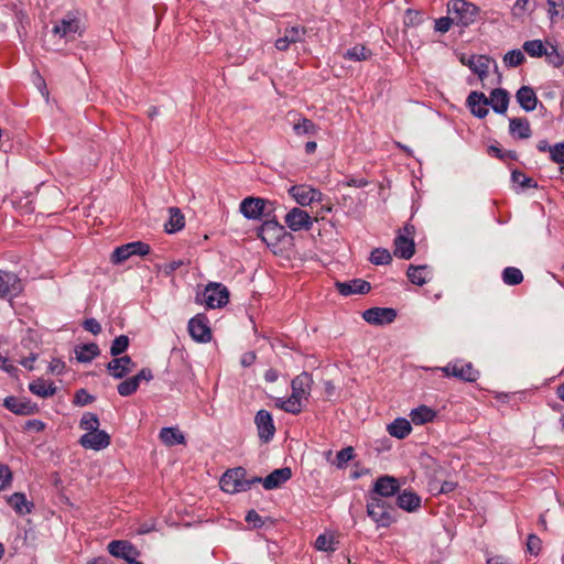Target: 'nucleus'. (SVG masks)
<instances>
[{"label": "nucleus", "instance_id": "f257e3e1", "mask_svg": "<svg viewBox=\"0 0 564 564\" xmlns=\"http://www.w3.org/2000/svg\"><path fill=\"white\" fill-rule=\"evenodd\" d=\"M313 379L308 372H302L291 381L292 393L288 399L276 398L275 406L286 413L299 414L303 410V401L311 395Z\"/></svg>", "mask_w": 564, "mask_h": 564}, {"label": "nucleus", "instance_id": "f03ea898", "mask_svg": "<svg viewBox=\"0 0 564 564\" xmlns=\"http://www.w3.org/2000/svg\"><path fill=\"white\" fill-rule=\"evenodd\" d=\"M247 471L242 467L227 470L220 478V488L228 494L247 491L252 485L260 482L261 477L246 478Z\"/></svg>", "mask_w": 564, "mask_h": 564}, {"label": "nucleus", "instance_id": "7ed1b4c3", "mask_svg": "<svg viewBox=\"0 0 564 564\" xmlns=\"http://www.w3.org/2000/svg\"><path fill=\"white\" fill-rule=\"evenodd\" d=\"M367 513L379 528H388L394 522V507L377 496L369 497Z\"/></svg>", "mask_w": 564, "mask_h": 564}, {"label": "nucleus", "instance_id": "20e7f679", "mask_svg": "<svg viewBox=\"0 0 564 564\" xmlns=\"http://www.w3.org/2000/svg\"><path fill=\"white\" fill-rule=\"evenodd\" d=\"M448 13L452 14L455 24L468 26L476 20L478 9L465 0H451Z\"/></svg>", "mask_w": 564, "mask_h": 564}, {"label": "nucleus", "instance_id": "39448f33", "mask_svg": "<svg viewBox=\"0 0 564 564\" xmlns=\"http://www.w3.org/2000/svg\"><path fill=\"white\" fill-rule=\"evenodd\" d=\"M248 219L263 220V224L259 228V237L267 243H271L280 240L284 235V227L274 219H263V216H270L271 214H243Z\"/></svg>", "mask_w": 564, "mask_h": 564}, {"label": "nucleus", "instance_id": "423d86ee", "mask_svg": "<svg viewBox=\"0 0 564 564\" xmlns=\"http://www.w3.org/2000/svg\"><path fill=\"white\" fill-rule=\"evenodd\" d=\"M54 37L69 42L75 40L76 35L82 34V24L77 17L73 13H68L65 18L56 22L52 30Z\"/></svg>", "mask_w": 564, "mask_h": 564}, {"label": "nucleus", "instance_id": "0eeeda50", "mask_svg": "<svg viewBox=\"0 0 564 564\" xmlns=\"http://www.w3.org/2000/svg\"><path fill=\"white\" fill-rule=\"evenodd\" d=\"M151 251V247L143 241H132L117 247L111 254V262L119 264L128 260L132 256H147Z\"/></svg>", "mask_w": 564, "mask_h": 564}, {"label": "nucleus", "instance_id": "6e6552de", "mask_svg": "<svg viewBox=\"0 0 564 564\" xmlns=\"http://www.w3.org/2000/svg\"><path fill=\"white\" fill-rule=\"evenodd\" d=\"M202 303H205L209 308L221 307L228 303V290L219 283H210L206 286Z\"/></svg>", "mask_w": 564, "mask_h": 564}, {"label": "nucleus", "instance_id": "1a4fd4ad", "mask_svg": "<svg viewBox=\"0 0 564 564\" xmlns=\"http://www.w3.org/2000/svg\"><path fill=\"white\" fill-rule=\"evenodd\" d=\"M442 371L447 377H455L463 381L474 382L477 380L479 372L474 368L470 362H454L448 364Z\"/></svg>", "mask_w": 564, "mask_h": 564}, {"label": "nucleus", "instance_id": "9d476101", "mask_svg": "<svg viewBox=\"0 0 564 564\" xmlns=\"http://www.w3.org/2000/svg\"><path fill=\"white\" fill-rule=\"evenodd\" d=\"M362 318L371 325L391 324L397 318V311L391 307H371L362 313Z\"/></svg>", "mask_w": 564, "mask_h": 564}, {"label": "nucleus", "instance_id": "9b49d317", "mask_svg": "<svg viewBox=\"0 0 564 564\" xmlns=\"http://www.w3.org/2000/svg\"><path fill=\"white\" fill-rule=\"evenodd\" d=\"M152 379H153V375H152L151 369L143 368L135 376L128 378V379L123 380L122 382H120L117 387L118 393L121 397H129L138 390L141 381L144 380V381L149 382Z\"/></svg>", "mask_w": 564, "mask_h": 564}, {"label": "nucleus", "instance_id": "f8f14e48", "mask_svg": "<svg viewBox=\"0 0 564 564\" xmlns=\"http://www.w3.org/2000/svg\"><path fill=\"white\" fill-rule=\"evenodd\" d=\"M289 193L303 207L311 206L314 202H321L323 196L319 191L307 185L292 186Z\"/></svg>", "mask_w": 564, "mask_h": 564}, {"label": "nucleus", "instance_id": "ddd939ff", "mask_svg": "<svg viewBox=\"0 0 564 564\" xmlns=\"http://www.w3.org/2000/svg\"><path fill=\"white\" fill-rule=\"evenodd\" d=\"M254 423L257 425L258 436L262 442L268 443L270 440L273 438L275 433V426L273 423L272 415L269 411H258L254 417Z\"/></svg>", "mask_w": 564, "mask_h": 564}, {"label": "nucleus", "instance_id": "4468645a", "mask_svg": "<svg viewBox=\"0 0 564 564\" xmlns=\"http://www.w3.org/2000/svg\"><path fill=\"white\" fill-rule=\"evenodd\" d=\"M188 332L195 341L208 343L212 339V332L207 325V319L202 314L189 319Z\"/></svg>", "mask_w": 564, "mask_h": 564}, {"label": "nucleus", "instance_id": "2eb2a0df", "mask_svg": "<svg viewBox=\"0 0 564 564\" xmlns=\"http://www.w3.org/2000/svg\"><path fill=\"white\" fill-rule=\"evenodd\" d=\"M79 444L86 449L100 451L110 445V435L104 430L85 433L80 436Z\"/></svg>", "mask_w": 564, "mask_h": 564}, {"label": "nucleus", "instance_id": "dca6fc26", "mask_svg": "<svg viewBox=\"0 0 564 564\" xmlns=\"http://www.w3.org/2000/svg\"><path fill=\"white\" fill-rule=\"evenodd\" d=\"M459 61L463 65L468 66L478 77L484 80L488 75L490 58L486 55H460Z\"/></svg>", "mask_w": 564, "mask_h": 564}, {"label": "nucleus", "instance_id": "f3484780", "mask_svg": "<svg viewBox=\"0 0 564 564\" xmlns=\"http://www.w3.org/2000/svg\"><path fill=\"white\" fill-rule=\"evenodd\" d=\"M399 480L392 476L379 477L373 486V491L370 496H377L382 499L394 496L399 490Z\"/></svg>", "mask_w": 564, "mask_h": 564}, {"label": "nucleus", "instance_id": "a211bd4d", "mask_svg": "<svg viewBox=\"0 0 564 564\" xmlns=\"http://www.w3.org/2000/svg\"><path fill=\"white\" fill-rule=\"evenodd\" d=\"M335 288L343 296H349L352 294H366L371 289L370 283L362 279H354L345 282L336 281Z\"/></svg>", "mask_w": 564, "mask_h": 564}, {"label": "nucleus", "instance_id": "6ab92c4d", "mask_svg": "<svg viewBox=\"0 0 564 564\" xmlns=\"http://www.w3.org/2000/svg\"><path fill=\"white\" fill-rule=\"evenodd\" d=\"M135 364L132 359L124 355L122 357H116L107 364V370L115 379H122L132 371Z\"/></svg>", "mask_w": 564, "mask_h": 564}, {"label": "nucleus", "instance_id": "aec40b11", "mask_svg": "<svg viewBox=\"0 0 564 564\" xmlns=\"http://www.w3.org/2000/svg\"><path fill=\"white\" fill-rule=\"evenodd\" d=\"M107 549L113 557L122 558L124 561L130 560L132 556L140 555L138 549L126 540H113L108 544Z\"/></svg>", "mask_w": 564, "mask_h": 564}, {"label": "nucleus", "instance_id": "412c9836", "mask_svg": "<svg viewBox=\"0 0 564 564\" xmlns=\"http://www.w3.org/2000/svg\"><path fill=\"white\" fill-rule=\"evenodd\" d=\"M292 477L290 467L274 469L267 477L262 478L259 484H262L267 490H272L281 487Z\"/></svg>", "mask_w": 564, "mask_h": 564}, {"label": "nucleus", "instance_id": "4be33fe9", "mask_svg": "<svg viewBox=\"0 0 564 564\" xmlns=\"http://www.w3.org/2000/svg\"><path fill=\"white\" fill-rule=\"evenodd\" d=\"M21 290V282L17 274L0 271V297L17 295Z\"/></svg>", "mask_w": 564, "mask_h": 564}, {"label": "nucleus", "instance_id": "5701e85b", "mask_svg": "<svg viewBox=\"0 0 564 564\" xmlns=\"http://www.w3.org/2000/svg\"><path fill=\"white\" fill-rule=\"evenodd\" d=\"M276 208L275 202L249 196L240 203L239 212H264L265 209L273 212Z\"/></svg>", "mask_w": 564, "mask_h": 564}, {"label": "nucleus", "instance_id": "b1692460", "mask_svg": "<svg viewBox=\"0 0 564 564\" xmlns=\"http://www.w3.org/2000/svg\"><path fill=\"white\" fill-rule=\"evenodd\" d=\"M467 105L471 113L478 118H485L488 115L489 99L484 93L471 91L467 98Z\"/></svg>", "mask_w": 564, "mask_h": 564}, {"label": "nucleus", "instance_id": "393cba45", "mask_svg": "<svg viewBox=\"0 0 564 564\" xmlns=\"http://www.w3.org/2000/svg\"><path fill=\"white\" fill-rule=\"evenodd\" d=\"M3 405L14 414L18 415H30L33 414L36 410L35 404H32L29 401L23 399H19L17 397H7L3 401Z\"/></svg>", "mask_w": 564, "mask_h": 564}, {"label": "nucleus", "instance_id": "a878e982", "mask_svg": "<svg viewBox=\"0 0 564 564\" xmlns=\"http://www.w3.org/2000/svg\"><path fill=\"white\" fill-rule=\"evenodd\" d=\"M306 30L304 28H288L285 29L284 35L275 41V47L280 51H285L291 43L302 42Z\"/></svg>", "mask_w": 564, "mask_h": 564}, {"label": "nucleus", "instance_id": "bb28decb", "mask_svg": "<svg viewBox=\"0 0 564 564\" xmlns=\"http://www.w3.org/2000/svg\"><path fill=\"white\" fill-rule=\"evenodd\" d=\"M415 251L414 241L405 235L399 234L394 240V256L401 259H410Z\"/></svg>", "mask_w": 564, "mask_h": 564}, {"label": "nucleus", "instance_id": "cd10ccee", "mask_svg": "<svg viewBox=\"0 0 564 564\" xmlns=\"http://www.w3.org/2000/svg\"><path fill=\"white\" fill-rule=\"evenodd\" d=\"M314 220L317 221V218H312L310 214H285V224L294 231L310 229Z\"/></svg>", "mask_w": 564, "mask_h": 564}, {"label": "nucleus", "instance_id": "c85d7f7f", "mask_svg": "<svg viewBox=\"0 0 564 564\" xmlns=\"http://www.w3.org/2000/svg\"><path fill=\"white\" fill-rule=\"evenodd\" d=\"M517 101L525 111H532L535 109L538 98L534 90L529 86H522L516 95Z\"/></svg>", "mask_w": 564, "mask_h": 564}, {"label": "nucleus", "instance_id": "c756f323", "mask_svg": "<svg viewBox=\"0 0 564 564\" xmlns=\"http://www.w3.org/2000/svg\"><path fill=\"white\" fill-rule=\"evenodd\" d=\"M489 105L498 113H505L509 105V95L505 89H494L490 94Z\"/></svg>", "mask_w": 564, "mask_h": 564}, {"label": "nucleus", "instance_id": "7c9ffc66", "mask_svg": "<svg viewBox=\"0 0 564 564\" xmlns=\"http://www.w3.org/2000/svg\"><path fill=\"white\" fill-rule=\"evenodd\" d=\"M397 503L401 509L408 512H413L420 508L421 498L412 491L404 490L403 492L399 494Z\"/></svg>", "mask_w": 564, "mask_h": 564}, {"label": "nucleus", "instance_id": "2f4dec72", "mask_svg": "<svg viewBox=\"0 0 564 564\" xmlns=\"http://www.w3.org/2000/svg\"><path fill=\"white\" fill-rule=\"evenodd\" d=\"M30 391L41 398L52 397L56 393V386L53 382H47L44 379H37L29 384Z\"/></svg>", "mask_w": 564, "mask_h": 564}, {"label": "nucleus", "instance_id": "473e14b6", "mask_svg": "<svg viewBox=\"0 0 564 564\" xmlns=\"http://www.w3.org/2000/svg\"><path fill=\"white\" fill-rule=\"evenodd\" d=\"M509 131L512 135H517L520 139H528L531 137L530 123L525 118L510 119Z\"/></svg>", "mask_w": 564, "mask_h": 564}, {"label": "nucleus", "instance_id": "72a5a7b5", "mask_svg": "<svg viewBox=\"0 0 564 564\" xmlns=\"http://www.w3.org/2000/svg\"><path fill=\"white\" fill-rule=\"evenodd\" d=\"M387 430L391 436L402 440L410 434L412 426L406 419L399 417L390 423Z\"/></svg>", "mask_w": 564, "mask_h": 564}, {"label": "nucleus", "instance_id": "f704fd0d", "mask_svg": "<svg viewBox=\"0 0 564 564\" xmlns=\"http://www.w3.org/2000/svg\"><path fill=\"white\" fill-rule=\"evenodd\" d=\"M75 354L79 362H89L100 354V350L97 344L90 343L76 347Z\"/></svg>", "mask_w": 564, "mask_h": 564}, {"label": "nucleus", "instance_id": "c9c22d12", "mask_svg": "<svg viewBox=\"0 0 564 564\" xmlns=\"http://www.w3.org/2000/svg\"><path fill=\"white\" fill-rule=\"evenodd\" d=\"M9 505L20 514L31 512L32 503L26 500V497L22 492H14L8 498Z\"/></svg>", "mask_w": 564, "mask_h": 564}, {"label": "nucleus", "instance_id": "e433bc0d", "mask_svg": "<svg viewBox=\"0 0 564 564\" xmlns=\"http://www.w3.org/2000/svg\"><path fill=\"white\" fill-rule=\"evenodd\" d=\"M160 438L167 446L183 444L185 442L184 435L176 427H163L160 431Z\"/></svg>", "mask_w": 564, "mask_h": 564}, {"label": "nucleus", "instance_id": "4c0bfd02", "mask_svg": "<svg viewBox=\"0 0 564 564\" xmlns=\"http://www.w3.org/2000/svg\"><path fill=\"white\" fill-rule=\"evenodd\" d=\"M339 185L347 186V187H356V188L371 186L369 193L377 191L379 194L383 189L382 184H372L364 177H347L344 181L339 182Z\"/></svg>", "mask_w": 564, "mask_h": 564}, {"label": "nucleus", "instance_id": "58836bf2", "mask_svg": "<svg viewBox=\"0 0 564 564\" xmlns=\"http://www.w3.org/2000/svg\"><path fill=\"white\" fill-rule=\"evenodd\" d=\"M338 541L333 533L319 534L315 541V549L322 552H335Z\"/></svg>", "mask_w": 564, "mask_h": 564}, {"label": "nucleus", "instance_id": "ea45409f", "mask_svg": "<svg viewBox=\"0 0 564 564\" xmlns=\"http://www.w3.org/2000/svg\"><path fill=\"white\" fill-rule=\"evenodd\" d=\"M430 271L426 265H410L408 269V278L409 280L416 285H423L427 281V275Z\"/></svg>", "mask_w": 564, "mask_h": 564}, {"label": "nucleus", "instance_id": "a19ab883", "mask_svg": "<svg viewBox=\"0 0 564 564\" xmlns=\"http://www.w3.org/2000/svg\"><path fill=\"white\" fill-rule=\"evenodd\" d=\"M372 53L365 45L357 44L354 47L347 50L344 54V58L354 61V62H362L367 61L371 57Z\"/></svg>", "mask_w": 564, "mask_h": 564}, {"label": "nucleus", "instance_id": "79ce46f5", "mask_svg": "<svg viewBox=\"0 0 564 564\" xmlns=\"http://www.w3.org/2000/svg\"><path fill=\"white\" fill-rule=\"evenodd\" d=\"M410 415H411L413 423L424 424V423L433 421V419L435 417V412L432 409H430L425 405H422V406H419V408L412 410Z\"/></svg>", "mask_w": 564, "mask_h": 564}, {"label": "nucleus", "instance_id": "37998d69", "mask_svg": "<svg viewBox=\"0 0 564 564\" xmlns=\"http://www.w3.org/2000/svg\"><path fill=\"white\" fill-rule=\"evenodd\" d=\"M502 281L507 285H518L523 281V274L516 267H507L502 271Z\"/></svg>", "mask_w": 564, "mask_h": 564}, {"label": "nucleus", "instance_id": "c03bdc74", "mask_svg": "<svg viewBox=\"0 0 564 564\" xmlns=\"http://www.w3.org/2000/svg\"><path fill=\"white\" fill-rule=\"evenodd\" d=\"M99 425H100V422H99L97 414L91 413V412L84 413L79 421V427L82 430L86 431V433H90V432H95V431L99 430Z\"/></svg>", "mask_w": 564, "mask_h": 564}, {"label": "nucleus", "instance_id": "a18cd8bd", "mask_svg": "<svg viewBox=\"0 0 564 564\" xmlns=\"http://www.w3.org/2000/svg\"><path fill=\"white\" fill-rule=\"evenodd\" d=\"M523 50L531 57H541L546 53V46L541 40H531L523 43Z\"/></svg>", "mask_w": 564, "mask_h": 564}, {"label": "nucleus", "instance_id": "49530a36", "mask_svg": "<svg viewBox=\"0 0 564 564\" xmlns=\"http://www.w3.org/2000/svg\"><path fill=\"white\" fill-rule=\"evenodd\" d=\"M185 226V218L183 214H171L170 220L164 225L166 234H175L182 230Z\"/></svg>", "mask_w": 564, "mask_h": 564}, {"label": "nucleus", "instance_id": "de8ad7c7", "mask_svg": "<svg viewBox=\"0 0 564 564\" xmlns=\"http://www.w3.org/2000/svg\"><path fill=\"white\" fill-rule=\"evenodd\" d=\"M129 347V337L126 335H120L116 337L110 346V355L117 357L123 354Z\"/></svg>", "mask_w": 564, "mask_h": 564}, {"label": "nucleus", "instance_id": "09e8293b", "mask_svg": "<svg viewBox=\"0 0 564 564\" xmlns=\"http://www.w3.org/2000/svg\"><path fill=\"white\" fill-rule=\"evenodd\" d=\"M391 260L392 257L387 249L377 248L370 254V261L376 265L388 264Z\"/></svg>", "mask_w": 564, "mask_h": 564}, {"label": "nucleus", "instance_id": "8fccbe9b", "mask_svg": "<svg viewBox=\"0 0 564 564\" xmlns=\"http://www.w3.org/2000/svg\"><path fill=\"white\" fill-rule=\"evenodd\" d=\"M293 129L297 135L315 134L317 131L316 126L310 119H306V118H304L300 122L295 123Z\"/></svg>", "mask_w": 564, "mask_h": 564}, {"label": "nucleus", "instance_id": "3c124183", "mask_svg": "<svg viewBox=\"0 0 564 564\" xmlns=\"http://www.w3.org/2000/svg\"><path fill=\"white\" fill-rule=\"evenodd\" d=\"M523 61H524V55L520 50L509 51L503 57V62L508 66H511V67L521 65L523 63Z\"/></svg>", "mask_w": 564, "mask_h": 564}, {"label": "nucleus", "instance_id": "603ef678", "mask_svg": "<svg viewBox=\"0 0 564 564\" xmlns=\"http://www.w3.org/2000/svg\"><path fill=\"white\" fill-rule=\"evenodd\" d=\"M355 456V451L351 446H347L340 449L336 455V465L338 468H343L348 462Z\"/></svg>", "mask_w": 564, "mask_h": 564}, {"label": "nucleus", "instance_id": "864d4df0", "mask_svg": "<svg viewBox=\"0 0 564 564\" xmlns=\"http://www.w3.org/2000/svg\"><path fill=\"white\" fill-rule=\"evenodd\" d=\"M546 61L554 67H560L563 65L564 59L563 56L558 53L557 48L553 45H550V50L546 47V53H544Z\"/></svg>", "mask_w": 564, "mask_h": 564}, {"label": "nucleus", "instance_id": "5fc2aeb1", "mask_svg": "<svg viewBox=\"0 0 564 564\" xmlns=\"http://www.w3.org/2000/svg\"><path fill=\"white\" fill-rule=\"evenodd\" d=\"M185 264L184 260H173L165 264H158L156 269L164 275L171 276L178 268Z\"/></svg>", "mask_w": 564, "mask_h": 564}, {"label": "nucleus", "instance_id": "6e6d98bb", "mask_svg": "<svg viewBox=\"0 0 564 564\" xmlns=\"http://www.w3.org/2000/svg\"><path fill=\"white\" fill-rule=\"evenodd\" d=\"M547 6L551 20L564 12V0H547Z\"/></svg>", "mask_w": 564, "mask_h": 564}, {"label": "nucleus", "instance_id": "4d7b16f0", "mask_svg": "<svg viewBox=\"0 0 564 564\" xmlns=\"http://www.w3.org/2000/svg\"><path fill=\"white\" fill-rule=\"evenodd\" d=\"M542 541L535 534H530L527 541V550L533 555H538L541 551Z\"/></svg>", "mask_w": 564, "mask_h": 564}, {"label": "nucleus", "instance_id": "13d9d810", "mask_svg": "<svg viewBox=\"0 0 564 564\" xmlns=\"http://www.w3.org/2000/svg\"><path fill=\"white\" fill-rule=\"evenodd\" d=\"M550 154L552 161L558 164L564 163V142L556 143L552 148H550Z\"/></svg>", "mask_w": 564, "mask_h": 564}, {"label": "nucleus", "instance_id": "bf43d9fd", "mask_svg": "<svg viewBox=\"0 0 564 564\" xmlns=\"http://www.w3.org/2000/svg\"><path fill=\"white\" fill-rule=\"evenodd\" d=\"M95 398L89 394L85 389H80L76 392L74 403L80 406L91 403Z\"/></svg>", "mask_w": 564, "mask_h": 564}, {"label": "nucleus", "instance_id": "052dcab7", "mask_svg": "<svg viewBox=\"0 0 564 564\" xmlns=\"http://www.w3.org/2000/svg\"><path fill=\"white\" fill-rule=\"evenodd\" d=\"M12 480V473L7 465H0V490L6 489Z\"/></svg>", "mask_w": 564, "mask_h": 564}, {"label": "nucleus", "instance_id": "680f3d73", "mask_svg": "<svg viewBox=\"0 0 564 564\" xmlns=\"http://www.w3.org/2000/svg\"><path fill=\"white\" fill-rule=\"evenodd\" d=\"M455 23L452 17H443L435 20V31L440 33H446L451 25Z\"/></svg>", "mask_w": 564, "mask_h": 564}, {"label": "nucleus", "instance_id": "e2e57ef3", "mask_svg": "<svg viewBox=\"0 0 564 564\" xmlns=\"http://www.w3.org/2000/svg\"><path fill=\"white\" fill-rule=\"evenodd\" d=\"M420 20H421V15L417 11H414V10H411V9H408L405 11V17H404V24L408 25V26H413V25H416L420 23Z\"/></svg>", "mask_w": 564, "mask_h": 564}, {"label": "nucleus", "instance_id": "0e129e2a", "mask_svg": "<svg viewBox=\"0 0 564 564\" xmlns=\"http://www.w3.org/2000/svg\"><path fill=\"white\" fill-rule=\"evenodd\" d=\"M83 326L87 332L94 335H98L101 332V325L96 318H87Z\"/></svg>", "mask_w": 564, "mask_h": 564}, {"label": "nucleus", "instance_id": "69168bd1", "mask_svg": "<svg viewBox=\"0 0 564 564\" xmlns=\"http://www.w3.org/2000/svg\"><path fill=\"white\" fill-rule=\"evenodd\" d=\"M512 180L516 183H519L522 187H530L532 186V178L527 177L524 174L520 172H513L512 173Z\"/></svg>", "mask_w": 564, "mask_h": 564}, {"label": "nucleus", "instance_id": "338daca9", "mask_svg": "<svg viewBox=\"0 0 564 564\" xmlns=\"http://www.w3.org/2000/svg\"><path fill=\"white\" fill-rule=\"evenodd\" d=\"M246 521L252 523L254 528H261L263 525V521L257 511L250 510L246 516Z\"/></svg>", "mask_w": 564, "mask_h": 564}, {"label": "nucleus", "instance_id": "774afa93", "mask_svg": "<svg viewBox=\"0 0 564 564\" xmlns=\"http://www.w3.org/2000/svg\"><path fill=\"white\" fill-rule=\"evenodd\" d=\"M529 0H517L513 7L514 15H522L527 11Z\"/></svg>", "mask_w": 564, "mask_h": 564}]
</instances>
